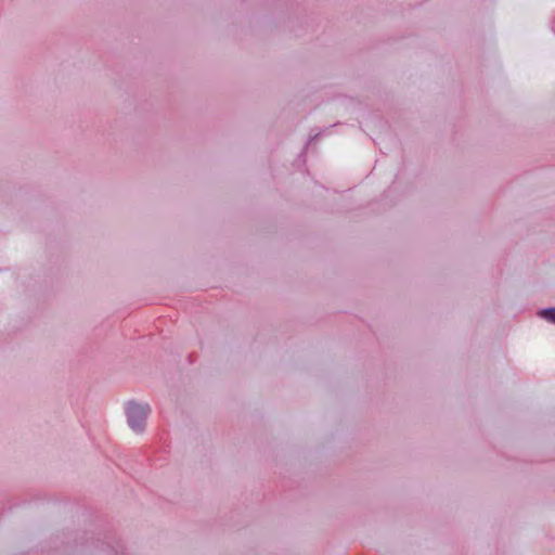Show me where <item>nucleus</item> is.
<instances>
[{"label": "nucleus", "mask_w": 555, "mask_h": 555, "mask_svg": "<svg viewBox=\"0 0 555 555\" xmlns=\"http://www.w3.org/2000/svg\"><path fill=\"white\" fill-rule=\"evenodd\" d=\"M127 414L130 426L134 430H141L144 426L147 414L146 408L141 404L131 402L127 408Z\"/></svg>", "instance_id": "f257e3e1"}, {"label": "nucleus", "mask_w": 555, "mask_h": 555, "mask_svg": "<svg viewBox=\"0 0 555 555\" xmlns=\"http://www.w3.org/2000/svg\"><path fill=\"white\" fill-rule=\"evenodd\" d=\"M541 315L544 319H546L547 321L555 323V308L554 309L543 310L541 312Z\"/></svg>", "instance_id": "f03ea898"}]
</instances>
